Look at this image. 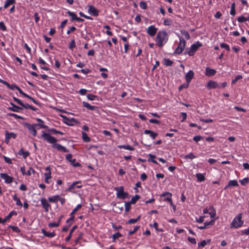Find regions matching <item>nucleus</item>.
<instances>
[{
  "mask_svg": "<svg viewBox=\"0 0 249 249\" xmlns=\"http://www.w3.org/2000/svg\"><path fill=\"white\" fill-rule=\"evenodd\" d=\"M42 133L41 138L50 143L53 144L52 146L53 148H56L58 151H62L63 152H69L68 150L65 147L60 144L56 143V142H57V140L54 137L51 136L49 133H46L44 131H42Z\"/></svg>",
  "mask_w": 249,
  "mask_h": 249,
  "instance_id": "obj_1",
  "label": "nucleus"
},
{
  "mask_svg": "<svg viewBox=\"0 0 249 249\" xmlns=\"http://www.w3.org/2000/svg\"><path fill=\"white\" fill-rule=\"evenodd\" d=\"M168 40V36L165 31H159L156 37V42L157 45L160 47L162 48Z\"/></svg>",
  "mask_w": 249,
  "mask_h": 249,
  "instance_id": "obj_2",
  "label": "nucleus"
},
{
  "mask_svg": "<svg viewBox=\"0 0 249 249\" xmlns=\"http://www.w3.org/2000/svg\"><path fill=\"white\" fill-rule=\"evenodd\" d=\"M242 218V213L238 214L232 221L230 225L231 228L237 229L241 227L244 223Z\"/></svg>",
  "mask_w": 249,
  "mask_h": 249,
  "instance_id": "obj_3",
  "label": "nucleus"
},
{
  "mask_svg": "<svg viewBox=\"0 0 249 249\" xmlns=\"http://www.w3.org/2000/svg\"><path fill=\"white\" fill-rule=\"evenodd\" d=\"M115 190L117 191L116 195L118 198L124 199L126 198H129L130 196L127 192H124L123 186L117 187Z\"/></svg>",
  "mask_w": 249,
  "mask_h": 249,
  "instance_id": "obj_4",
  "label": "nucleus"
},
{
  "mask_svg": "<svg viewBox=\"0 0 249 249\" xmlns=\"http://www.w3.org/2000/svg\"><path fill=\"white\" fill-rule=\"evenodd\" d=\"M186 41L183 38H179V43L175 51V53L180 54L181 53L185 47Z\"/></svg>",
  "mask_w": 249,
  "mask_h": 249,
  "instance_id": "obj_5",
  "label": "nucleus"
},
{
  "mask_svg": "<svg viewBox=\"0 0 249 249\" xmlns=\"http://www.w3.org/2000/svg\"><path fill=\"white\" fill-rule=\"evenodd\" d=\"M60 117L63 119L64 123L68 125H72L73 123H77V120L74 118H69L63 115H61Z\"/></svg>",
  "mask_w": 249,
  "mask_h": 249,
  "instance_id": "obj_6",
  "label": "nucleus"
},
{
  "mask_svg": "<svg viewBox=\"0 0 249 249\" xmlns=\"http://www.w3.org/2000/svg\"><path fill=\"white\" fill-rule=\"evenodd\" d=\"M23 125L28 129L30 133L34 136H36L37 132L34 124H31L28 123H24Z\"/></svg>",
  "mask_w": 249,
  "mask_h": 249,
  "instance_id": "obj_7",
  "label": "nucleus"
},
{
  "mask_svg": "<svg viewBox=\"0 0 249 249\" xmlns=\"http://www.w3.org/2000/svg\"><path fill=\"white\" fill-rule=\"evenodd\" d=\"M206 87L209 89H218L219 88V83H217L216 81H213V80H210L207 83V85H206Z\"/></svg>",
  "mask_w": 249,
  "mask_h": 249,
  "instance_id": "obj_8",
  "label": "nucleus"
},
{
  "mask_svg": "<svg viewBox=\"0 0 249 249\" xmlns=\"http://www.w3.org/2000/svg\"><path fill=\"white\" fill-rule=\"evenodd\" d=\"M88 13L92 16L97 17L99 15V11L92 5H88Z\"/></svg>",
  "mask_w": 249,
  "mask_h": 249,
  "instance_id": "obj_9",
  "label": "nucleus"
},
{
  "mask_svg": "<svg viewBox=\"0 0 249 249\" xmlns=\"http://www.w3.org/2000/svg\"><path fill=\"white\" fill-rule=\"evenodd\" d=\"M157 30L158 28L155 26L151 25L146 29V32L150 36L153 37L155 36Z\"/></svg>",
  "mask_w": 249,
  "mask_h": 249,
  "instance_id": "obj_10",
  "label": "nucleus"
},
{
  "mask_svg": "<svg viewBox=\"0 0 249 249\" xmlns=\"http://www.w3.org/2000/svg\"><path fill=\"white\" fill-rule=\"evenodd\" d=\"M0 176L2 178L4 179L5 182L7 184H10L13 181V178L9 176L6 173H0Z\"/></svg>",
  "mask_w": 249,
  "mask_h": 249,
  "instance_id": "obj_11",
  "label": "nucleus"
},
{
  "mask_svg": "<svg viewBox=\"0 0 249 249\" xmlns=\"http://www.w3.org/2000/svg\"><path fill=\"white\" fill-rule=\"evenodd\" d=\"M17 137V134L13 133L11 132L9 133L8 131H5V142L6 143H8L9 142V140L11 138H13L14 139H16Z\"/></svg>",
  "mask_w": 249,
  "mask_h": 249,
  "instance_id": "obj_12",
  "label": "nucleus"
},
{
  "mask_svg": "<svg viewBox=\"0 0 249 249\" xmlns=\"http://www.w3.org/2000/svg\"><path fill=\"white\" fill-rule=\"evenodd\" d=\"M40 202L42 207L45 210V211L46 212H48L49 208L51 207V205L48 203L46 199L44 197H43L40 199Z\"/></svg>",
  "mask_w": 249,
  "mask_h": 249,
  "instance_id": "obj_13",
  "label": "nucleus"
},
{
  "mask_svg": "<svg viewBox=\"0 0 249 249\" xmlns=\"http://www.w3.org/2000/svg\"><path fill=\"white\" fill-rule=\"evenodd\" d=\"M203 213H209L212 218L214 217L215 215V211L213 206H210L209 209L207 208H205L203 210Z\"/></svg>",
  "mask_w": 249,
  "mask_h": 249,
  "instance_id": "obj_14",
  "label": "nucleus"
},
{
  "mask_svg": "<svg viewBox=\"0 0 249 249\" xmlns=\"http://www.w3.org/2000/svg\"><path fill=\"white\" fill-rule=\"evenodd\" d=\"M81 181H77L73 182L67 189V191L71 192L72 190L75 187L77 188H80L82 187V185H77L78 184L81 183Z\"/></svg>",
  "mask_w": 249,
  "mask_h": 249,
  "instance_id": "obj_15",
  "label": "nucleus"
},
{
  "mask_svg": "<svg viewBox=\"0 0 249 249\" xmlns=\"http://www.w3.org/2000/svg\"><path fill=\"white\" fill-rule=\"evenodd\" d=\"M10 104L12 106V107H8V109L14 112H19L20 110H22V108L15 105L12 102H10Z\"/></svg>",
  "mask_w": 249,
  "mask_h": 249,
  "instance_id": "obj_16",
  "label": "nucleus"
},
{
  "mask_svg": "<svg viewBox=\"0 0 249 249\" xmlns=\"http://www.w3.org/2000/svg\"><path fill=\"white\" fill-rule=\"evenodd\" d=\"M202 46V44L199 41H197L196 43L192 44L189 49L192 50L195 53L197 50Z\"/></svg>",
  "mask_w": 249,
  "mask_h": 249,
  "instance_id": "obj_17",
  "label": "nucleus"
},
{
  "mask_svg": "<svg viewBox=\"0 0 249 249\" xmlns=\"http://www.w3.org/2000/svg\"><path fill=\"white\" fill-rule=\"evenodd\" d=\"M194 73L193 71L190 70L185 75V79L186 82L190 83L192 79L194 77Z\"/></svg>",
  "mask_w": 249,
  "mask_h": 249,
  "instance_id": "obj_18",
  "label": "nucleus"
},
{
  "mask_svg": "<svg viewBox=\"0 0 249 249\" xmlns=\"http://www.w3.org/2000/svg\"><path fill=\"white\" fill-rule=\"evenodd\" d=\"M216 71L214 70L211 69L210 67H207L205 71V75L207 76H212L215 74Z\"/></svg>",
  "mask_w": 249,
  "mask_h": 249,
  "instance_id": "obj_19",
  "label": "nucleus"
},
{
  "mask_svg": "<svg viewBox=\"0 0 249 249\" xmlns=\"http://www.w3.org/2000/svg\"><path fill=\"white\" fill-rule=\"evenodd\" d=\"M166 196H167V197H165L164 198V201H168L170 203H171V202H172V198H171L172 196V194L169 192H164L161 195V197H163Z\"/></svg>",
  "mask_w": 249,
  "mask_h": 249,
  "instance_id": "obj_20",
  "label": "nucleus"
},
{
  "mask_svg": "<svg viewBox=\"0 0 249 249\" xmlns=\"http://www.w3.org/2000/svg\"><path fill=\"white\" fill-rule=\"evenodd\" d=\"M82 105L84 107H86L87 109L90 110H94L97 108V107L94 106H91L89 104L86 102H83Z\"/></svg>",
  "mask_w": 249,
  "mask_h": 249,
  "instance_id": "obj_21",
  "label": "nucleus"
},
{
  "mask_svg": "<svg viewBox=\"0 0 249 249\" xmlns=\"http://www.w3.org/2000/svg\"><path fill=\"white\" fill-rule=\"evenodd\" d=\"M41 232L43 233V234L44 236H47L48 237H50V238H51V237H54L55 236V233L54 231L52 232H47L44 229H41Z\"/></svg>",
  "mask_w": 249,
  "mask_h": 249,
  "instance_id": "obj_22",
  "label": "nucleus"
},
{
  "mask_svg": "<svg viewBox=\"0 0 249 249\" xmlns=\"http://www.w3.org/2000/svg\"><path fill=\"white\" fill-rule=\"evenodd\" d=\"M144 133L145 134H149L152 139H155L156 137L158 136L157 133L153 132L150 130H145L144 131Z\"/></svg>",
  "mask_w": 249,
  "mask_h": 249,
  "instance_id": "obj_23",
  "label": "nucleus"
},
{
  "mask_svg": "<svg viewBox=\"0 0 249 249\" xmlns=\"http://www.w3.org/2000/svg\"><path fill=\"white\" fill-rule=\"evenodd\" d=\"M17 213L16 211H11L8 215H7L5 218L2 220V224H4L7 220H9L13 215H17Z\"/></svg>",
  "mask_w": 249,
  "mask_h": 249,
  "instance_id": "obj_24",
  "label": "nucleus"
},
{
  "mask_svg": "<svg viewBox=\"0 0 249 249\" xmlns=\"http://www.w3.org/2000/svg\"><path fill=\"white\" fill-rule=\"evenodd\" d=\"M18 154L19 156H22L24 159H26L29 155L30 153L28 151H24L23 148H21L18 152Z\"/></svg>",
  "mask_w": 249,
  "mask_h": 249,
  "instance_id": "obj_25",
  "label": "nucleus"
},
{
  "mask_svg": "<svg viewBox=\"0 0 249 249\" xmlns=\"http://www.w3.org/2000/svg\"><path fill=\"white\" fill-rule=\"evenodd\" d=\"M16 3V0H6L3 7L6 9L8 8L10 5Z\"/></svg>",
  "mask_w": 249,
  "mask_h": 249,
  "instance_id": "obj_26",
  "label": "nucleus"
},
{
  "mask_svg": "<svg viewBox=\"0 0 249 249\" xmlns=\"http://www.w3.org/2000/svg\"><path fill=\"white\" fill-rule=\"evenodd\" d=\"M211 242V239H207V241L206 240H203L201 242L199 243L198 244V246L199 248L200 247H205L207 244H210Z\"/></svg>",
  "mask_w": 249,
  "mask_h": 249,
  "instance_id": "obj_27",
  "label": "nucleus"
},
{
  "mask_svg": "<svg viewBox=\"0 0 249 249\" xmlns=\"http://www.w3.org/2000/svg\"><path fill=\"white\" fill-rule=\"evenodd\" d=\"M196 178H197V180L199 182H202L205 179L204 176L201 173H196Z\"/></svg>",
  "mask_w": 249,
  "mask_h": 249,
  "instance_id": "obj_28",
  "label": "nucleus"
},
{
  "mask_svg": "<svg viewBox=\"0 0 249 249\" xmlns=\"http://www.w3.org/2000/svg\"><path fill=\"white\" fill-rule=\"evenodd\" d=\"M33 124L35 126L36 129H39L40 128H46V129L48 128V126L44 125V124Z\"/></svg>",
  "mask_w": 249,
  "mask_h": 249,
  "instance_id": "obj_29",
  "label": "nucleus"
},
{
  "mask_svg": "<svg viewBox=\"0 0 249 249\" xmlns=\"http://www.w3.org/2000/svg\"><path fill=\"white\" fill-rule=\"evenodd\" d=\"M45 177V181L47 183H49V179L51 178V171L47 172L44 174Z\"/></svg>",
  "mask_w": 249,
  "mask_h": 249,
  "instance_id": "obj_30",
  "label": "nucleus"
},
{
  "mask_svg": "<svg viewBox=\"0 0 249 249\" xmlns=\"http://www.w3.org/2000/svg\"><path fill=\"white\" fill-rule=\"evenodd\" d=\"M140 198V196L138 195H136L135 196H133L131 200L129 202H130L132 204H134L136 203L137 201Z\"/></svg>",
  "mask_w": 249,
  "mask_h": 249,
  "instance_id": "obj_31",
  "label": "nucleus"
},
{
  "mask_svg": "<svg viewBox=\"0 0 249 249\" xmlns=\"http://www.w3.org/2000/svg\"><path fill=\"white\" fill-rule=\"evenodd\" d=\"M119 148H124L129 150H133L134 148L129 145H119L118 146Z\"/></svg>",
  "mask_w": 249,
  "mask_h": 249,
  "instance_id": "obj_32",
  "label": "nucleus"
},
{
  "mask_svg": "<svg viewBox=\"0 0 249 249\" xmlns=\"http://www.w3.org/2000/svg\"><path fill=\"white\" fill-rule=\"evenodd\" d=\"M141 215L138 216L136 218L130 219L126 223V224H134L137 222L141 218Z\"/></svg>",
  "mask_w": 249,
  "mask_h": 249,
  "instance_id": "obj_33",
  "label": "nucleus"
},
{
  "mask_svg": "<svg viewBox=\"0 0 249 249\" xmlns=\"http://www.w3.org/2000/svg\"><path fill=\"white\" fill-rule=\"evenodd\" d=\"M48 131L49 132L52 133H53L54 134H59L60 135H64V133H63L62 132L58 131V130H56L54 128L49 129V128H48Z\"/></svg>",
  "mask_w": 249,
  "mask_h": 249,
  "instance_id": "obj_34",
  "label": "nucleus"
},
{
  "mask_svg": "<svg viewBox=\"0 0 249 249\" xmlns=\"http://www.w3.org/2000/svg\"><path fill=\"white\" fill-rule=\"evenodd\" d=\"M163 63L166 66H171L172 65L173 62L168 58H164Z\"/></svg>",
  "mask_w": 249,
  "mask_h": 249,
  "instance_id": "obj_35",
  "label": "nucleus"
},
{
  "mask_svg": "<svg viewBox=\"0 0 249 249\" xmlns=\"http://www.w3.org/2000/svg\"><path fill=\"white\" fill-rule=\"evenodd\" d=\"M13 198L14 200L16 201V204L17 205L20 206H22V204L21 201L20 200V199L17 197V195L15 194Z\"/></svg>",
  "mask_w": 249,
  "mask_h": 249,
  "instance_id": "obj_36",
  "label": "nucleus"
},
{
  "mask_svg": "<svg viewBox=\"0 0 249 249\" xmlns=\"http://www.w3.org/2000/svg\"><path fill=\"white\" fill-rule=\"evenodd\" d=\"M82 138L84 142H89L90 141V138L85 132H82Z\"/></svg>",
  "mask_w": 249,
  "mask_h": 249,
  "instance_id": "obj_37",
  "label": "nucleus"
},
{
  "mask_svg": "<svg viewBox=\"0 0 249 249\" xmlns=\"http://www.w3.org/2000/svg\"><path fill=\"white\" fill-rule=\"evenodd\" d=\"M181 34L182 35L184 36L185 38L188 40L190 38V35L188 32L184 30H182L180 31Z\"/></svg>",
  "mask_w": 249,
  "mask_h": 249,
  "instance_id": "obj_38",
  "label": "nucleus"
},
{
  "mask_svg": "<svg viewBox=\"0 0 249 249\" xmlns=\"http://www.w3.org/2000/svg\"><path fill=\"white\" fill-rule=\"evenodd\" d=\"M82 207L81 204H78L76 206V207L72 211L71 213H70L71 216H73V215L78 211Z\"/></svg>",
  "mask_w": 249,
  "mask_h": 249,
  "instance_id": "obj_39",
  "label": "nucleus"
},
{
  "mask_svg": "<svg viewBox=\"0 0 249 249\" xmlns=\"http://www.w3.org/2000/svg\"><path fill=\"white\" fill-rule=\"evenodd\" d=\"M67 13L70 17H71L72 21L75 20V18H77L76 15L72 12L68 11Z\"/></svg>",
  "mask_w": 249,
  "mask_h": 249,
  "instance_id": "obj_40",
  "label": "nucleus"
},
{
  "mask_svg": "<svg viewBox=\"0 0 249 249\" xmlns=\"http://www.w3.org/2000/svg\"><path fill=\"white\" fill-rule=\"evenodd\" d=\"M196 158V156H195L192 152L190 153L189 154L185 155L184 157V159H189L191 160H193Z\"/></svg>",
  "mask_w": 249,
  "mask_h": 249,
  "instance_id": "obj_41",
  "label": "nucleus"
},
{
  "mask_svg": "<svg viewBox=\"0 0 249 249\" xmlns=\"http://www.w3.org/2000/svg\"><path fill=\"white\" fill-rule=\"evenodd\" d=\"M72 155L71 154H69L66 155V159L67 160L71 162V163H72L73 162H75L76 161V160L75 159L72 160Z\"/></svg>",
  "mask_w": 249,
  "mask_h": 249,
  "instance_id": "obj_42",
  "label": "nucleus"
},
{
  "mask_svg": "<svg viewBox=\"0 0 249 249\" xmlns=\"http://www.w3.org/2000/svg\"><path fill=\"white\" fill-rule=\"evenodd\" d=\"M8 228H10V229H12V230L14 231H15L17 233H19L20 232V229L17 227V226H12V225H9L8 226Z\"/></svg>",
  "mask_w": 249,
  "mask_h": 249,
  "instance_id": "obj_43",
  "label": "nucleus"
},
{
  "mask_svg": "<svg viewBox=\"0 0 249 249\" xmlns=\"http://www.w3.org/2000/svg\"><path fill=\"white\" fill-rule=\"evenodd\" d=\"M131 204H132L130 203V202H129V201L125 202L124 206H125V211L126 212H128L130 210V209H131L130 205Z\"/></svg>",
  "mask_w": 249,
  "mask_h": 249,
  "instance_id": "obj_44",
  "label": "nucleus"
},
{
  "mask_svg": "<svg viewBox=\"0 0 249 249\" xmlns=\"http://www.w3.org/2000/svg\"><path fill=\"white\" fill-rule=\"evenodd\" d=\"M243 78V76L241 75H237L234 79H233L231 81V84L232 85L235 84L237 81H238L240 79H241Z\"/></svg>",
  "mask_w": 249,
  "mask_h": 249,
  "instance_id": "obj_45",
  "label": "nucleus"
},
{
  "mask_svg": "<svg viewBox=\"0 0 249 249\" xmlns=\"http://www.w3.org/2000/svg\"><path fill=\"white\" fill-rule=\"evenodd\" d=\"M123 236V235L121 234L120 232H118L115 233L112 235L113 241L114 242L116 239L118 238Z\"/></svg>",
  "mask_w": 249,
  "mask_h": 249,
  "instance_id": "obj_46",
  "label": "nucleus"
},
{
  "mask_svg": "<svg viewBox=\"0 0 249 249\" xmlns=\"http://www.w3.org/2000/svg\"><path fill=\"white\" fill-rule=\"evenodd\" d=\"M238 185V182L236 180H230L229 182V186H237Z\"/></svg>",
  "mask_w": 249,
  "mask_h": 249,
  "instance_id": "obj_47",
  "label": "nucleus"
},
{
  "mask_svg": "<svg viewBox=\"0 0 249 249\" xmlns=\"http://www.w3.org/2000/svg\"><path fill=\"white\" fill-rule=\"evenodd\" d=\"M140 228V226H135V228H134L133 230L130 231H129L128 235H131L134 234L138 231V230Z\"/></svg>",
  "mask_w": 249,
  "mask_h": 249,
  "instance_id": "obj_48",
  "label": "nucleus"
},
{
  "mask_svg": "<svg viewBox=\"0 0 249 249\" xmlns=\"http://www.w3.org/2000/svg\"><path fill=\"white\" fill-rule=\"evenodd\" d=\"M8 116L14 117L15 119H20L22 120L24 119V118L14 113H9Z\"/></svg>",
  "mask_w": 249,
  "mask_h": 249,
  "instance_id": "obj_49",
  "label": "nucleus"
},
{
  "mask_svg": "<svg viewBox=\"0 0 249 249\" xmlns=\"http://www.w3.org/2000/svg\"><path fill=\"white\" fill-rule=\"evenodd\" d=\"M220 47L222 48L225 49L228 51H230V46L227 44H226V43H221L220 44Z\"/></svg>",
  "mask_w": 249,
  "mask_h": 249,
  "instance_id": "obj_50",
  "label": "nucleus"
},
{
  "mask_svg": "<svg viewBox=\"0 0 249 249\" xmlns=\"http://www.w3.org/2000/svg\"><path fill=\"white\" fill-rule=\"evenodd\" d=\"M56 196V195L53 196H52V197H49L48 198V200L50 202H53V203L56 202L58 200V199H57V198L55 197Z\"/></svg>",
  "mask_w": 249,
  "mask_h": 249,
  "instance_id": "obj_51",
  "label": "nucleus"
},
{
  "mask_svg": "<svg viewBox=\"0 0 249 249\" xmlns=\"http://www.w3.org/2000/svg\"><path fill=\"white\" fill-rule=\"evenodd\" d=\"M104 28L107 29L106 33L107 35L111 36L113 35L112 33L110 31V27L108 25H105L104 27Z\"/></svg>",
  "mask_w": 249,
  "mask_h": 249,
  "instance_id": "obj_52",
  "label": "nucleus"
},
{
  "mask_svg": "<svg viewBox=\"0 0 249 249\" xmlns=\"http://www.w3.org/2000/svg\"><path fill=\"white\" fill-rule=\"evenodd\" d=\"M75 47L76 45L75 40L74 39H72L69 44V48L71 50H72Z\"/></svg>",
  "mask_w": 249,
  "mask_h": 249,
  "instance_id": "obj_53",
  "label": "nucleus"
},
{
  "mask_svg": "<svg viewBox=\"0 0 249 249\" xmlns=\"http://www.w3.org/2000/svg\"><path fill=\"white\" fill-rule=\"evenodd\" d=\"M241 184L243 185H245L249 181V178H245L242 180H239Z\"/></svg>",
  "mask_w": 249,
  "mask_h": 249,
  "instance_id": "obj_54",
  "label": "nucleus"
},
{
  "mask_svg": "<svg viewBox=\"0 0 249 249\" xmlns=\"http://www.w3.org/2000/svg\"><path fill=\"white\" fill-rule=\"evenodd\" d=\"M140 6L142 9H146L147 8V4L144 1H141L140 3Z\"/></svg>",
  "mask_w": 249,
  "mask_h": 249,
  "instance_id": "obj_55",
  "label": "nucleus"
},
{
  "mask_svg": "<svg viewBox=\"0 0 249 249\" xmlns=\"http://www.w3.org/2000/svg\"><path fill=\"white\" fill-rule=\"evenodd\" d=\"M172 21L170 19H165L163 21V24L165 25L170 26L171 25Z\"/></svg>",
  "mask_w": 249,
  "mask_h": 249,
  "instance_id": "obj_56",
  "label": "nucleus"
},
{
  "mask_svg": "<svg viewBox=\"0 0 249 249\" xmlns=\"http://www.w3.org/2000/svg\"><path fill=\"white\" fill-rule=\"evenodd\" d=\"M185 53L188 54L190 56H193L195 53L192 50H190L189 48H187L185 50Z\"/></svg>",
  "mask_w": 249,
  "mask_h": 249,
  "instance_id": "obj_57",
  "label": "nucleus"
},
{
  "mask_svg": "<svg viewBox=\"0 0 249 249\" xmlns=\"http://www.w3.org/2000/svg\"><path fill=\"white\" fill-rule=\"evenodd\" d=\"M203 139V137L201 136H195L193 138V140L195 141L196 142H198V141L202 140Z\"/></svg>",
  "mask_w": 249,
  "mask_h": 249,
  "instance_id": "obj_58",
  "label": "nucleus"
},
{
  "mask_svg": "<svg viewBox=\"0 0 249 249\" xmlns=\"http://www.w3.org/2000/svg\"><path fill=\"white\" fill-rule=\"evenodd\" d=\"M0 29L3 31L7 30V28L3 21L0 22Z\"/></svg>",
  "mask_w": 249,
  "mask_h": 249,
  "instance_id": "obj_59",
  "label": "nucleus"
},
{
  "mask_svg": "<svg viewBox=\"0 0 249 249\" xmlns=\"http://www.w3.org/2000/svg\"><path fill=\"white\" fill-rule=\"evenodd\" d=\"M55 197H56L57 199L60 201L61 204L63 205V204L65 203L66 200L64 198L60 197L59 195H56Z\"/></svg>",
  "mask_w": 249,
  "mask_h": 249,
  "instance_id": "obj_60",
  "label": "nucleus"
},
{
  "mask_svg": "<svg viewBox=\"0 0 249 249\" xmlns=\"http://www.w3.org/2000/svg\"><path fill=\"white\" fill-rule=\"evenodd\" d=\"M96 97H97V96L96 95H92L91 94H88V95H87V98L89 100H91V101L94 100L95 99V98Z\"/></svg>",
  "mask_w": 249,
  "mask_h": 249,
  "instance_id": "obj_61",
  "label": "nucleus"
},
{
  "mask_svg": "<svg viewBox=\"0 0 249 249\" xmlns=\"http://www.w3.org/2000/svg\"><path fill=\"white\" fill-rule=\"evenodd\" d=\"M59 223L53 222V223H50L49 224V227L50 228L57 227L59 226Z\"/></svg>",
  "mask_w": 249,
  "mask_h": 249,
  "instance_id": "obj_62",
  "label": "nucleus"
},
{
  "mask_svg": "<svg viewBox=\"0 0 249 249\" xmlns=\"http://www.w3.org/2000/svg\"><path fill=\"white\" fill-rule=\"evenodd\" d=\"M187 239H188V241H189L190 243H191L193 244H196V240L195 238H194L188 237Z\"/></svg>",
  "mask_w": 249,
  "mask_h": 249,
  "instance_id": "obj_63",
  "label": "nucleus"
},
{
  "mask_svg": "<svg viewBox=\"0 0 249 249\" xmlns=\"http://www.w3.org/2000/svg\"><path fill=\"white\" fill-rule=\"evenodd\" d=\"M237 20L239 22H244L246 21L245 17L242 16L237 18Z\"/></svg>",
  "mask_w": 249,
  "mask_h": 249,
  "instance_id": "obj_64",
  "label": "nucleus"
}]
</instances>
